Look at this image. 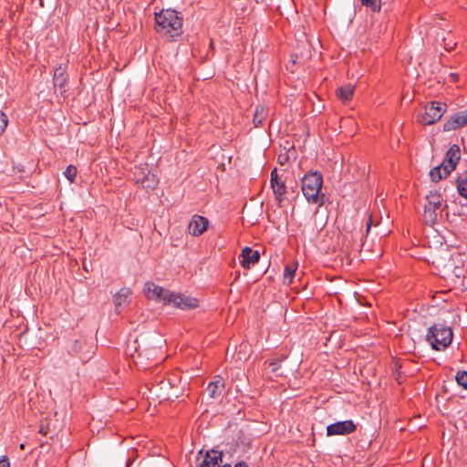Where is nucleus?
<instances>
[{
	"label": "nucleus",
	"instance_id": "obj_1",
	"mask_svg": "<svg viewBox=\"0 0 467 467\" xmlns=\"http://www.w3.org/2000/svg\"><path fill=\"white\" fill-rule=\"evenodd\" d=\"M154 336L141 334L139 337L129 339L126 352L134 358V363L140 368L146 369L148 361L155 360L158 348L154 345Z\"/></svg>",
	"mask_w": 467,
	"mask_h": 467
},
{
	"label": "nucleus",
	"instance_id": "obj_2",
	"mask_svg": "<svg viewBox=\"0 0 467 467\" xmlns=\"http://www.w3.org/2000/svg\"><path fill=\"white\" fill-rule=\"evenodd\" d=\"M156 30L161 36L172 39L182 33V17L175 10H162L155 16Z\"/></svg>",
	"mask_w": 467,
	"mask_h": 467
},
{
	"label": "nucleus",
	"instance_id": "obj_3",
	"mask_svg": "<svg viewBox=\"0 0 467 467\" xmlns=\"http://www.w3.org/2000/svg\"><path fill=\"white\" fill-rule=\"evenodd\" d=\"M461 158V150L457 144H453L446 152L443 161L432 168L430 171V176L432 182H438L439 181L446 178L456 168Z\"/></svg>",
	"mask_w": 467,
	"mask_h": 467
},
{
	"label": "nucleus",
	"instance_id": "obj_4",
	"mask_svg": "<svg viewBox=\"0 0 467 467\" xmlns=\"http://www.w3.org/2000/svg\"><path fill=\"white\" fill-rule=\"evenodd\" d=\"M322 184L323 176L318 171L309 172L303 177L301 189L308 202L319 203V205L323 203L321 199L324 195H319Z\"/></svg>",
	"mask_w": 467,
	"mask_h": 467
},
{
	"label": "nucleus",
	"instance_id": "obj_5",
	"mask_svg": "<svg viewBox=\"0 0 467 467\" xmlns=\"http://www.w3.org/2000/svg\"><path fill=\"white\" fill-rule=\"evenodd\" d=\"M452 330L449 327L435 324L431 326L426 335V340L435 350H443L448 348L452 341Z\"/></svg>",
	"mask_w": 467,
	"mask_h": 467
},
{
	"label": "nucleus",
	"instance_id": "obj_6",
	"mask_svg": "<svg viewBox=\"0 0 467 467\" xmlns=\"http://www.w3.org/2000/svg\"><path fill=\"white\" fill-rule=\"evenodd\" d=\"M446 111V104L432 101L424 107V112L418 115V121L422 125H431L441 119Z\"/></svg>",
	"mask_w": 467,
	"mask_h": 467
},
{
	"label": "nucleus",
	"instance_id": "obj_7",
	"mask_svg": "<svg viewBox=\"0 0 467 467\" xmlns=\"http://www.w3.org/2000/svg\"><path fill=\"white\" fill-rule=\"evenodd\" d=\"M427 203L424 205L423 219L429 225H433L438 218V210L441 209L442 203L441 195L435 192H430L426 196Z\"/></svg>",
	"mask_w": 467,
	"mask_h": 467
},
{
	"label": "nucleus",
	"instance_id": "obj_8",
	"mask_svg": "<svg viewBox=\"0 0 467 467\" xmlns=\"http://www.w3.org/2000/svg\"><path fill=\"white\" fill-rule=\"evenodd\" d=\"M96 349L97 346L93 343L91 338H80L74 342L69 353L72 356L78 357L83 363H85L93 357Z\"/></svg>",
	"mask_w": 467,
	"mask_h": 467
},
{
	"label": "nucleus",
	"instance_id": "obj_9",
	"mask_svg": "<svg viewBox=\"0 0 467 467\" xmlns=\"http://www.w3.org/2000/svg\"><path fill=\"white\" fill-rule=\"evenodd\" d=\"M144 290L148 298L162 302L165 305L169 304L171 300L170 296L172 294V292L164 289L153 282H147L144 285Z\"/></svg>",
	"mask_w": 467,
	"mask_h": 467
},
{
	"label": "nucleus",
	"instance_id": "obj_10",
	"mask_svg": "<svg viewBox=\"0 0 467 467\" xmlns=\"http://www.w3.org/2000/svg\"><path fill=\"white\" fill-rule=\"evenodd\" d=\"M154 393L158 397H162L165 400H174L178 399L182 395V391H171L170 389V383L167 379H155L152 383V388L150 389V391L153 389Z\"/></svg>",
	"mask_w": 467,
	"mask_h": 467
},
{
	"label": "nucleus",
	"instance_id": "obj_11",
	"mask_svg": "<svg viewBox=\"0 0 467 467\" xmlns=\"http://www.w3.org/2000/svg\"><path fill=\"white\" fill-rule=\"evenodd\" d=\"M357 430L356 424L351 420L337 421L327 427V435H348Z\"/></svg>",
	"mask_w": 467,
	"mask_h": 467
},
{
	"label": "nucleus",
	"instance_id": "obj_12",
	"mask_svg": "<svg viewBox=\"0 0 467 467\" xmlns=\"http://www.w3.org/2000/svg\"><path fill=\"white\" fill-rule=\"evenodd\" d=\"M67 80L68 76L65 66L60 65L54 71L53 84L56 93H59L61 96L66 97L67 91Z\"/></svg>",
	"mask_w": 467,
	"mask_h": 467
},
{
	"label": "nucleus",
	"instance_id": "obj_13",
	"mask_svg": "<svg viewBox=\"0 0 467 467\" xmlns=\"http://www.w3.org/2000/svg\"><path fill=\"white\" fill-rule=\"evenodd\" d=\"M169 305H172L175 307L182 310L193 309L198 307V299L192 296H187L182 294L172 293Z\"/></svg>",
	"mask_w": 467,
	"mask_h": 467
},
{
	"label": "nucleus",
	"instance_id": "obj_14",
	"mask_svg": "<svg viewBox=\"0 0 467 467\" xmlns=\"http://www.w3.org/2000/svg\"><path fill=\"white\" fill-rule=\"evenodd\" d=\"M208 225L207 218L194 214L188 224V231L192 236H200L207 230Z\"/></svg>",
	"mask_w": 467,
	"mask_h": 467
},
{
	"label": "nucleus",
	"instance_id": "obj_15",
	"mask_svg": "<svg viewBox=\"0 0 467 467\" xmlns=\"http://www.w3.org/2000/svg\"><path fill=\"white\" fill-rule=\"evenodd\" d=\"M444 277L454 283L462 284L464 270L462 266L455 265L453 261H450L449 264L444 266Z\"/></svg>",
	"mask_w": 467,
	"mask_h": 467
},
{
	"label": "nucleus",
	"instance_id": "obj_16",
	"mask_svg": "<svg viewBox=\"0 0 467 467\" xmlns=\"http://www.w3.org/2000/svg\"><path fill=\"white\" fill-rule=\"evenodd\" d=\"M467 110L457 112L452 115L449 119L445 121L443 124V130L451 131L455 130L461 127L467 125Z\"/></svg>",
	"mask_w": 467,
	"mask_h": 467
},
{
	"label": "nucleus",
	"instance_id": "obj_17",
	"mask_svg": "<svg viewBox=\"0 0 467 467\" xmlns=\"http://www.w3.org/2000/svg\"><path fill=\"white\" fill-rule=\"evenodd\" d=\"M136 182L137 183H140L146 190H153L158 185L157 176L149 171L146 173L141 170L140 173L136 174Z\"/></svg>",
	"mask_w": 467,
	"mask_h": 467
},
{
	"label": "nucleus",
	"instance_id": "obj_18",
	"mask_svg": "<svg viewBox=\"0 0 467 467\" xmlns=\"http://www.w3.org/2000/svg\"><path fill=\"white\" fill-rule=\"evenodd\" d=\"M241 256L243 258L242 266L245 269H249L251 265L257 263L260 259L259 252L247 246L242 250Z\"/></svg>",
	"mask_w": 467,
	"mask_h": 467
},
{
	"label": "nucleus",
	"instance_id": "obj_19",
	"mask_svg": "<svg viewBox=\"0 0 467 467\" xmlns=\"http://www.w3.org/2000/svg\"><path fill=\"white\" fill-rule=\"evenodd\" d=\"M273 192L275 194V202L279 207L282 206L283 202L285 199L286 186L284 181L280 180L274 184H270Z\"/></svg>",
	"mask_w": 467,
	"mask_h": 467
},
{
	"label": "nucleus",
	"instance_id": "obj_20",
	"mask_svg": "<svg viewBox=\"0 0 467 467\" xmlns=\"http://www.w3.org/2000/svg\"><path fill=\"white\" fill-rule=\"evenodd\" d=\"M355 86L352 84H347L341 87H338L336 89L337 98L342 101L343 103L348 102L354 94Z\"/></svg>",
	"mask_w": 467,
	"mask_h": 467
},
{
	"label": "nucleus",
	"instance_id": "obj_21",
	"mask_svg": "<svg viewBox=\"0 0 467 467\" xmlns=\"http://www.w3.org/2000/svg\"><path fill=\"white\" fill-rule=\"evenodd\" d=\"M224 388V380L222 377L217 376L213 381L209 383L207 387L208 394L211 398H217L222 394Z\"/></svg>",
	"mask_w": 467,
	"mask_h": 467
},
{
	"label": "nucleus",
	"instance_id": "obj_22",
	"mask_svg": "<svg viewBox=\"0 0 467 467\" xmlns=\"http://www.w3.org/2000/svg\"><path fill=\"white\" fill-rule=\"evenodd\" d=\"M203 461L207 462L213 467H221L223 463V452L215 450L207 451Z\"/></svg>",
	"mask_w": 467,
	"mask_h": 467
},
{
	"label": "nucleus",
	"instance_id": "obj_23",
	"mask_svg": "<svg viewBox=\"0 0 467 467\" xmlns=\"http://www.w3.org/2000/svg\"><path fill=\"white\" fill-rule=\"evenodd\" d=\"M130 291L128 288H121L114 296V304L116 308L125 306L129 303Z\"/></svg>",
	"mask_w": 467,
	"mask_h": 467
},
{
	"label": "nucleus",
	"instance_id": "obj_24",
	"mask_svg": "<svg viewBox=\"0 0 467 467\" xmlns=\"http://www.w3.org/2000/svg\"><path fill=\"white\" fill-rule=\"evenodd\" d=\"M267 116V109L265 107L258 106L255 109L253 118V123L254 127L258 128L263 125Z\"/></svg>",
	"mask_w": 467,
	"mask_h": 467
},
{
	"label": "nucleus",
	"instance_id": "obj_25",
	"mask_svg": "<svg viewBox=\"0 0 467 467\" xmlns=\"http://www.w3.org/2000/svg\"><path fill=\"white\" fill-rule=\"evenodd\" d=\"M296 271V265H287L285 267L284 271V283L290 285L293 281V278L295 276Z\"/></svg>",
	"mask_w": 467,
	"mask_h": 467
},
{
	"label": "nucleus",
	"instance_id": "obj_26",
	"mask_svg": "<svg viewBox=\"0 0 467 467\" xmlns=\"http://www.w3.org/2000/svg\"><path fill=\"white\" fill-rule=\"evenodd\" d=\"M360 2L372 12H379L381 9V0H360Z\"/></svg>",
	"mask_w": 467,
	"mask_h": 467
},
{
	"label": "nucleus",
	"instance_id": "obj_27",
	"mask_svg": "<svg viewBox=\"0 0 467 467\" xmlns=\"http://www.w3.org/2000/svg\"><path fill=\"white\" fill-rule=\"evenodd\" d=\"M457 189L460 195L467 199V179L463 177L458 178Z\"/></svg>",
	"mask_w": 467,
	"mask_h": 467
},
{
	"label": "nucleus",
	"instance_id": "obj_28",
	"mask_svg": "<svg viewBox=\"0 0 467 467\" xmlns=\"http://www.w3.org/2000/svg\"><path fill=\"white\" fill-rule=\"evenodd\" d=\"M167 380L170 383V389L171 391H180L178 388V384L182 382L180 376L172 374L167 379Z\"/></svg>",
	"mask_w": 467,
	"mask_h": 467
},
{
	"label": "nucleus",
	"instance_id": "obj_29",
	"mask_svg": "<svg viewBox=\"0 0 467 467\" xmlns=\"http://www.w3.org/2000/svg\"><path fill=\"white\" fill-rule=\"evenodd\" d=\"M64 175L70 182H73L77 176V168L73 165L67 166L64 171Z\"/></svg>",
	"mask_w": 467,
	"mask_h": 467
},
{
	"label": "nucleus",
	"instance_id": "obj_30",
	"mask_svg": "<svg viewBox=\"0 0 467 467\" xmlns=\"http://www.w3.org/2000/svg\"><path fill=\"white\" fill-rule=\"evenodd\" d=\"M457 383L467 389V371H459L456 375Z\"/></svg>",
	"mask_w": 467,
	"mask_h": 467
},
{
	"label": "nucleus",
	"instance_id": "obj_31",
	"mask_svg": "<svg viewBox=\"0 0 467 467\" xmlns=\"http://www.w3.org/2000/svg\"><path fill=\"white\" fill-rule=\"evenodd\" d=\"M8 125L7 116L0 110V135L5 130Z\"/></svg>",
	"mask_w": 467,
	"mask_h": 467
},
{
	"label": "nucleus",
	"instance_id": "obj_32",
	"mask_svg": "<svg viewBox=\"0 0 467 467\" xmlns=\"http://www.w3.org/2000/svg\"><path fill=\"white\" fill-rule=\"evenodd\" d=\"M285 357H282L281 358L277 359V360H273L271 362H269V366L271 367V370L272 372L274 373H276L280 368V362L285 359Z\"/></svg>",
	"mask_w": 467,
	"mask_h": 467
},
{
	"label": "nucleus",
	"instance_id": "obj_33",
	"mask_svg": "<svg viewBox=\"0 0 467 467\" xmlns=\"http://www.w3.org/2000/svg\"><path fill=\"white\" fill-rule=\"evenodd\" d=\"M400 367H401V365L398 361H396L394 363V368H395L394 375H395L396 380L398 381L399 384L402 383L401 373L400 372Z\"/></svg>",
	"mask_w": 467,
	"mask_h": 467
},
{
	"label": "nucleus",
	"instance_id": "obj_34",
	"mask_svg": "<svg viewBox=\"0 0 467 467\" xmlns=\"http://www.w3.org/2000/svg\"><path fill=\"white\" fill-rule=\"evenodd\" d=\"M280 181L278 174H277V169L275 168L270 174V184H274L275 182Z\"/></svg>",
	"mask_w": 467,
	"mask_h": 467
},
{
	"label": "nucleus",
	"instance_id": "obj_35",
	"mask_svg": "<svg viewBox=\"0 0 467 467\" xmlns=\"http://www.w3.org/2000/svg\"><path fill=\"white\" fill-rule=\"evenodd\" d=\"M0 467H10L8 458L6 456H3V458L0 459Z\"/></svg>",
	"mask_w": 467,
	"mask_h": 467
},
{
	"label": "nucleus",
	"instance_id": "obj_36",
	"mask_svg": "<svg viewBox=\"0 0 467 467\" xmlns=\"http://www.w3.org/2000/svg\"><path fill=\"white\" fill-rule=\"evenodd\" d=\"M39 433H41L43 435H47V433H48V427L41 425L40 429H39Z\"/></svg>",
	"mask_w": 467,
	"mask_h": 467
},
{
	"label": "nucleus",
	"instance_id": "obj_37",
	"mask_svg": "<svg viewBox=\"0 0 467 467\" xmlns=\"http://www.w3.org/2000/svg\"><path fill=\"white\" fill-rule=\"evenodd\" d=\"M234 467H248L246 463L244 462H239L237 464H235Z\"/></svg>",
	"mask_w": 467,
	"mask_h": 467
},
{
	"label": "nucleus",
	"instance_id": "obj_38",
	"mask_svg": "<svg viewBox=\"0 0 467 467\" xmlns=\"http://www.w3.org/2000/svg\"><path fill=\"white\" fill-rule=\"evenodd\" d=\"M370 225H371V222H370V220H369V221H368V223H367V228H368V231L369 230V228H370Z\"/></svg>",
	"mask_w": 467,
	"mask_h": 467
},
{
	"label": "nucleus",
	"instance_id": "obj_39",
	"mask_svg": "<svg viewBox=\"0 0 467 467\" xmlns=\"http://www.w3.org/2000/svg\"><path fill=\"white\" fill-rule=\"evenodd\" d=\"M221 467H231V465L229 463H225V464H221Z\"/></svg>",
	"mask_w": 467,
	"mask_h": 467
},
{
	"label": "nucleus",
	"instance_id": "obj_40",
	"mask_svg": "<svg viewBox=\"0 0 467 467\" xmlns=\"http://www.w3.org/2000/svg\"><path fill=\"white\" fill-rule=\"evenodd\" d=\"M451 77H453V78H458L457 74H451Z\"/></svg>",
	"mask_w": 467,
	"mask_h": 467
},
{
	"label": "nucleus",
	"instance_id": "obj_41",
	"mask_svg": "<svg viewBox=\"0 0 467 467\" xmlns=\"http://www.w3.org/2000/svg\"><path fill=\"white\" fill-rule=\"evenodd\" d=\"M20 449L24 450L25 449V444H20Z\"/></svg>",
	"mask_w": 467,
	"mask_h": 467
},
{
	"label": "nucleus",
	"instance_id": "obj_42",
	"mask_svg": "<svg viewBox=\"0 0 467 467\" xmlns=\"http://www.w3.org/2000/svg\"><path fill=\"white\" fill-rule=\"evenodd\" d=\"M463 178L467 179V171H466V173H465V175L463 176Z\"/></svg>",
	"mask_w": 467,
	"mask_h": 467
},
{
	"label": "nucleus",
	"instance_id": "obj_43",
	"mask_svg": "<svg viewBox=\"0 0 467 467\" xmlns=\"http://www.w3.org/2000/svg\"><path fill=\"white\" fill-rule=\"evenodd\" d=\"M466 117H467V114H466Z\"/></svg>",
	"mask_w": 467,
	"mask_h": 467
}]
</instances>
